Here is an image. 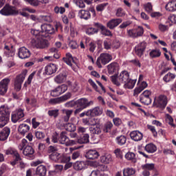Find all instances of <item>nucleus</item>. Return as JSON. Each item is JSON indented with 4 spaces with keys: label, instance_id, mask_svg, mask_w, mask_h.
<instances>
[{
    "label": "nucleus",
    "instance_id": "obj_6",
    "mask_svg": "<svg viewBox=\"0 0 176 176\" xmlns=\"http://www.w3.org/2000/svg\"><path fill=\"white\" fill-rule=\"evenodd\" d=\"M28 71L27 69L23 70L21 74L17 76L15 78L14 81V89L16 91H20L21 90V85H23V82L25 79V76H27Z\"/></svg>",
    "mask_w": 176,
    "mask_h": 176
},
{
    "label": "nucleus",
    "instance_id": "obj_4",
    "mask_svg": "<svg viewBox=\"0 0 176 176\" xmlns=\"http://www.w3.org/2000/svg\"><path fill=\"white\" fill-rule=\"evenodd\" d=\"M32 46L36 49H46L49 47V41L42 37H35L31 41Z\"/></svg>",
    "mask_w": 176,
    "mask_h": 176
},
{
    "label": "nucleus",
    "instance_id": "obj_55",
    "mask_svg": "<svg viewBox=\"0 0 176 176\" xmlns=\"http://www.w3.org/2000/svg\"><path fill=\"white\" fill-rule=\"evenodd\" d=\"M76 105H77L76 100H71L65 104L66 108H74Z\"/></svg>",
    "mask_w": 176,
    "mask_h": 176
},
{
    "label": "nucleus",
    "instance_id": "obj_54",
    "mask_svg": "<svg viewBox=\"0 0 176 176\" xmlns=\"http://www.w3.org/2000/svg\"><path fill=\"white\" fill-rule=\"evenodd\" d=\"M136 31V35L138 36H142L144 35V28L141 26H138L137 28L135 29Z\"/></svg>",
    "mask_w": 176,
    "mask_h": 176
},
{
    "label": "nucleus",
    "instance_id": "obj_24",
    "mask_svg": "<svg viewBox=\"0 0 176 176\" xmlns=\"http://www.w3.org/2000/svg\"><path fill=\"white\" fill-rule=\"evenodd\" d=\"M102 108L100 107H96L91 109H89V115L91 117L94 116H100V115H102Z\"/></svg>",
    "mask_w": 176,
    "mask_h": 176
},
{
    "label": "nucleus",
    "instance_id": "obj_61",
    "mask_svg": "<svg viewBox=\"0 0 176 176\" xmlns=\"http://www.w3.org/2000/svg\"><path fill=\"white\" fill-rule=\"evenodd\" d=\"M126 15V12H124V10L122 8L117 9L116 16L117 17H123V16Z\"/></svg>",
    "mask_w": 176,
    "mask_h": 176
},
{
    "label": "nucleus",
    "instance_id": "obj_29",
    "mask_svg": "<svg viewBox=\"0 0 176 176\" xmlns=\"http://www.w3.org/2000/svg\"><path fill=\"white\" fill-rule=\"evenodd\" d=\"M78 16L80 19H84V20H89L91 15L89 11H86L85 10H81L78 12Z\"/></svg>",
    "mask_w": 176,
    "mask_h": 176
},
{
    "label": "nucleus",
    "instance_id": "obj_10",
    "mask_svg": "<svg viewBox=\"0 0 176 176\" xmlns=\"http://www.w3.org/2000/svg\"><path fill=\"white\" fill-rule=\"evenodd\" d=\"M59 142L60 144L66 145V146H72V145H76V141L70 140L68 137H67V133L64 131L60 133Z\"/></svg>",
    "mask_w": 176,
    "mask_h": 176
},
{
    "label": "nucleus",
    "instance_id": "obj_3",
    "mask_svg": "<svg viewBox=\"0 0 176 176\" xmlns=\"http://www.w3.org/2000/svg\"><path fill=\"white\" fill-rule=\"evenodd\" d=\"M19 151H23L24 156H27L30 159H34V153L35 151L32 146L28 145V141L26 139H23L21 144L19 145Z\"/></svg>",
    "mask_w": 176,
    "mask_h": 176
},
{
    "label": "nucleus",
    "instance_id": "obj_18",
    "mask_svg": "<svg viewBox=\"0 0 176 176\" xmlns=\"http://www.w3.org/2000/svg\"><path fill=\"white\" fill-rule=\"evenodd\" d=\"M41 32L45 34H54L56 29L50 24H43L41 25Z\"/></svg>",
    "mask_w": 176,
    "mask_h": 176
},
{
    "label": "nucleus",
    "instance_id": "obj_34",
    "mask_svg": "<svg viewBox=\"0 0 176 176\" xmlns=\"http://www.w3.org/2000/svg\"><path fill=\"white\" fill-rule=\"evenodd\" d=\"M125 159L132 162V163H137V157H135V153L132 152H128L125 154Z\"/></svg>",
    "mask_w": 176,
    "mask_h": 176
},
{
    "label": "nucleus",
    "instance_id": "obj_17",
    "mask_svg": "<svg viewBox=\"0 0 176 176\" xmlns=\"http://www.w3.org/2000/svg\"><path fill=\"white\" fill-rule=\"evenodd\" d=\"M57 72V65L54 63H50L45 67V75H53Z\"/></svg>",
    "mask_w": 176,
    "mask_h": 176
},
{
    "label": "nucleus",
    "instance_id": "obj_12",
    "mask_svg": "<svg viewBox=\"0 0 176 176\" xmlns=\"http://www.w3.org/2000/svg\"><path fill=\"white\" fill-rule=\"evenodd\" d=\"M18 57L24 60L25 58H30L31 57V51L27 49L25 47H22L19 49Z\"/></svg>",
    "mask_w": 176,
    "mask_h": 176
},
{
    "label": "nucleus",
    "instance_id": "obj_57",
    "mask_svg": "<svg viewBox=\"0 0 176 176\" xmlns=\"http://www.w3.org/2000/svg\"><path fill=\"white\" fill-rule=\"evenodd\" d=\"M48 115L49 116H53V118H57L58 116V109L49 110Z\"/></svg>",
    "mask_w": 176,
    "mask_h": 176
},
{
    "label": "nucleus",
    "instance_id": "obj_43",
    "mask_svg": "<svg viewBox=\"0 0 176 176\" xmlns=\"http://www.w3.org/2000/svg\"><path fill=\"white\" fill-rule=\"evenodd\" d=\"M135 174V169L133 168H127L124 169L123 170V175L124 176H130V175H134Z\"/></svg>",
    "mask_w": 176,
    "mask_h": 176
},
{
    "label": "nucleus",
    "instance_id": "obj_51",
    "mask_svg": "<svg viewBox=\"0 0 176 176\" xmlns=\"http://www.w3.org/2000/svg\"><path fill=\"white\" fill-rule=\"evenodd\" d=\"M104 49L106 50H110L111 47H112V43L110 40H105L103 42Z\"/></svg>",
    "mask_w": 176,
    "mask_h": 176
},
{
    "label": "nucleus",
    "instance_id": "obj_64",
    "mask_svg": "<svg viewBox=\"0 0 176 176\" xmlns=\"http://www.w3.org/2000/svg\"><path fill=\"white\" fill-rule=\"evenodd\" d=\"M58 153H53L50 155V159H51V160H53L54 162H57V160H58Z\"/></svg>",
    "mask_w": 176,
    "mask_h": 176
},
{
    "label": "nucleus",
    "instance_id": "obj_33",
    "mask_svg": "<svg viewBox=\"0 0 176 176\" xmlns=\"http://www.w3.org/2000/svg\"><path fill=\"white\" fill-rule=\"evenodd\" d=\"M63 112L64 115L63 116V122H68V120H69V118H71V115H72V113L74 112V110L64 109Z\"/></svg>",
    "mask_w": 176,
    "mask_h": 176
},
{
    "label": "nucleus",
    "instance_id": "obj_44",
    "mask_svg": "<svg viewBox=\"0 0 176 176\" xmlns=\"http://www.w3.org/2000/svg\"><path fill=\"white\" fill-rule=\"evenodd\" d=\"M175 74L169 72L164 76L163 80L166 82H171V80L175 79Z\"/></svg>",
    "mask_w": 176,
    "mask_h": 176
},
{
    "label": "nucleus",
    "instance_id": "obj_9",
    "mask_svg": "<svg viewBox=\"0 0 176 176\" xmlns=\"http://www.w3.org/2000/svg\"><path fill=\"white\" fill-rule=\"evenodd\" d=\"M0 14L3 16H12L13 14H19V11L14 7L6 5L1 10Z\"/></svg>",
    "mask_w": 176,
    "mask_h": 176
},
{
    "label": "nucleus",
    "instance_id": "obj_32",
    "mask_svg": "<svg viewBox=\"0 0 176 176\" xmlns=\"http://www.w3.org/2000/svg\"><path fill=\"white\" fill-rule=\"evenodd\" d=\"M166 9L168 12H175V10H176V1H169L166 5Z\"/></svg>",
    "mask_w": 176,
    "mask_h": 176
},
{
    "label": "nucleus",
    "instance_id": "obj_63",
    "mask_svg": "<svg viewBox=\"0 0 176 176\" xmlns=\"http://www.w3.org/2000/svg\"><path fill=\"white\" fill-rule=\"evenodd\" d=\"M74 2L78 8H83L85 6L82 0H74Z\"/></svg>",
    "mask_w": 176,
    "mask_h": 176
},
{
    "label": "nucleus",
    "instance_id": "obj_58",
    "mask_svg": "<svg viewBox=\"0 0 176 176\" xmlns=\"http://www.w3.org/2000/svg\"><path fill=\"white\" fill-rule=\"evenodd\" d=\"M147 129L150 130V131H151L154 137H157V131H156V129L155 128V126L152 125H147Z\"/></svg>",
    "mask_w": 176,
    "mask_h": 176
},
{
    "label": "nucleus",
    "instance_id": "obj_2",
    "mask_svg": "<svg viewBox=\"0 0 176 176\" xmlns=\"http://www.w3.org/2000/svg\"><path fill=\"white\" fill-rule=\"evenodd\" d=\"M0 129L5 127L10 120V109L7 105L0 107Z\"/></svg>",
    "mask_w": 176,
    "mask_h": 176
},
{
    "label": "nucleus",
    "instance_id": "obj_22",
    "mask_svg": "<svg viewBox=\"0 0 176 176\" xmlns=\"http://www.w3.org/2000/svg\"><path fill=\"white\" fill-rule=\"evenodd\" d=\"M10 135V129L5 127L0 131V141H6Z\"/></svg>",
    "mask_w": 176,
    "mask_h": 176
},
{
    "label": "nucleus",
    "instance_id": "obj_25",
    "mask_svg": "<svg viewBox=\"0 0 176 176\" xmlns=\"http://www.w3.org/2000/svg\"><path fill=\"white\" fill-rule=\"evenodd\" d=\"M30 126L27 124H21L19 126L18 131L21 135H25L28 131H30Z\"/></svg>",
    "mask_w": 176,
    "mask_h": 176
},
{
    "label": "nucleus",
    "instance_id": "obj_53",
    "mask_svg": "<svg viewBox=\"0 0 176 176\" xmlns=\"http://www.w3.org/2000/svg\"><path fill=\"white\" fill-rule=\"evenodd\" d=\"M166 120L168 122V124L172 126V127H175V124L173 123L174 122V119L169 114H166Z\"/></svg>",
    "mask_w": 176,
    "mask_h": 176
},
{
    "label": "nucleus",
    "instance_id": "obj_46",
    "mask_svg": "<svg viewBox=\"0 0 176 176\" xmlns=\"http://www.w3.org/2000/svg\"><path fill=\"white\" fill-rule=\"evenodd\" d=\"M65 129L67 130V131L72 132L76 130V126H75V124L72 123H67L65 125Z\"/></svg>",
    "mask_w": 176,
    "mask_h": 176
},
{
    "label": "nucleus",
    "instance_id": "obj_15",
    "mask_svg": "<svg viewBox=\"0 0 176 176\" xmlns=\"http://www.w3.org/2000/svg\"><path fill=\"white\" fill-rule=\"evenodd\" d=\"M76 104H77V107H80L81 108H83L84 109H86V108H88V107H90V105H93L94 102L91 100L89 102L87 99L82 98L77 100Z\"/></svg>",
    "mask_w": 176,
    "mask_h": 176
},
{
    "label": "nucleus",
    "instance_id": "obj_62",
    "mask_svg": "<svg viewBox=\"0 0 176 176\" xmlns=\"http://www.w3.org/2000/svg\"><path fill=\"white\" fill-rule=\"evenodd\" d=\"M40 18L43 20V21H47L50 23V21H52V15L51 14H47V15H43L41 16Z\"/></svg>",
    "mask_w": 176,
    "mask_h": 176
},
{
    "label": "nucleus",
    "instance_id": "obj_41",
    "mask_svg": "<svg viewBox=\"0 0 176 176\" xmlns=\"http://www.w3.org/2000/svg\"><path fill=\"white\" fill-rule=\"evenodd\" d=\"M112 127H113V124L109 121L107 122L103 126L104 133H109L112 130Z\"/></svg>",
    "mask_w": 176,
    "mask_h": 176
},
{
    "label": "nucleus",
    "instance_id": "obj_14",
    "mask_svg": "<svg viewBox=\"0 0 176 176\" xmlns=\"http://www.w3.org/2000/svg\"><path fill=\"white\" fill-rule=\"evenodd\" d=\"M145 49H146V42H142L139 43L135 47V52L138 57H142L144 55V52H145Z\"/></svg>",
    "mask_w": 176,
    "mask_h": 176
},
{
    "label": "nucleus",
    "instance_id": "obj_40",
    "mask_svg": "<svg viewBox=\"0 0 176 176\" xmlns=\"http://www.w3.org/2000/svg\"><path fill=\"white\" fill-rule=\"evenodd\" d=\"M6 155H14L16 160H19V159H20V154H19V153L16 150H13L12 148L7 149L6 151Z\"/></svg>",
    "mask_w": 176,
    "mask_h": 176
},
{
    "label": "nucleus",
    "instance_id": "obj_23",
    "mask_svg": "<svg viewBox=\"0 0 176 176\" xmlns=\"http://www.w3.org/2000/svg\"><path fill=\"white\" fill-rule=\"evenodd\" d=\"M54 80L57 83V85H61V83H64V82L67 80V74H65V72L60 73V74L55 76Z\"/></svg>",
    "mask_w": 176,
    "mask_h": 176
},
{
    "label": "nucleus",
    "instance_id": "obj_49",
    "mask_svg": "<svg viewBox=\"0 0 176 176\" xmlns=\"http://www.w3.org/2000/svg\"><path fill=\"white\" fill-rule=\"evenodd\" d=\"M71 97H72V94H71L70 92H67L65 95L59 97V98L60 100V102H65V101L69 100V98H71Z\"/></svg>",
    "mask_w": 176,
    "mask_h": 176
},
{
    "label": "nucleus",
    "instance_id": "obj_50",
    "mask_svg": "<svg viewBox=\"0 0 176 176\" xmlns=\"http://www.w3.org/2000/svg\"><path fill=\"white\" fill-rule=\"evenodd\" d=\"M49 104L51 105H57V104H61V100L59 98H52L49 100Z\"/></svg>",
    "mask_w": 176,
    "mask_h": 176
},
{
    "label": "nucleus",
    "instance_id": "obj_8",
    "mask_svg": "<svg viewBox=\"0 0 176 176\" xmlns=\"http://www.w3.org/2000/svg\"><path fill=\"white\" fill-rule=\"evenodd\" d=\"M67 90H68V86L65 84H63L52 89L51 91V96L52 97H58V96L64 94Z\"/></svg>",
    "mask_w": 176,
    "mask_h": 176
},
{
    "label": "nucleus",
    "instance_id": "obj_39",
    "mask_svg": "<svg viewBox=\"0 0 176 176\" xmlns=\"http://www.w3.org/2000/svg\"><path fill=\"white\" fill-rule=\"evenodd\" d=\"M89 131L91 134H101V128L100 124H96V126L89 128Z\"/></svg>",
    "mask_w": 176,
    "mask_h": 176
},
{
    "label": "nucleus",
    "instance_id": "obj_28",
    "mask_svg": "<svg viewBox=\"0 0 176 176\" xmlns=\"http://www.w3.org/2000/svg\"><path fill=\"white\" fill-rule=\"evenodd\" d=\"M96 25H98L99 28L101 30V34L104 35L105 36H112V33L111 30L107 29V28L102 25H100L99 23H96Z\"/></svg>",
    "mask_w": 176,
    "mask_h": 176
},
{
    "label": "nucleus",
    "instance_id": "obj_1",
    "mask_svg": "<svg viewBox=\"0 0 176 176\" xmlns=\"http://www.w3.org/2000/svg\"><path fill=\"white\" fill-rule=\"evenodd\" d=\"M111 82L116 86H120L122 83H124V89H134L137 80H133L130 78V74L127 71H122L119 76H112L111 77Z\"/></svg>",
    "mask_w": 176,
    "mask_h": 176
},
{
    "label": "nucleus",
    "instance_id": "obj_60",
    "mask_svg": "<svg viewBox=\"0 0 176 176\" xmlns=\"http://www.w3.org/2000/svg\"><path fill=\"white\" fill-rule=\"evenodd\" d=\"M128 35L131 36V38H138L137 36V32L135 31V29H132L128 30Z\"/></svg>",
    "mask_w": 176,
    "mask_h": 176
},
{
    "label": "nucleus",
    "instance_id": "obj_47",
    "mask_svg": "<svg viewBox=\"0 0 176 176\" xmlns=\"http://www.w3.org/2000/svg\"><path fill=\"white\" fill-rule=\"evenodd\" d=\"M25 104L27 105H30V107H35L36 105V100L35 98H26Z\"/></svg>",
    "mask_w": 176,
    "mask_h": 176
},
{
    "label": "nucleus",
    "instance_id": "obj_37",
    "mask_svg": "<svg viewBox=\"0 0 176 176\" xmlns=\"http://www.w3.org/2000/svg\"><path fill=\"white\" fill-rule=\"evenodd\" d=\"M119 65L117 63H111L108 66V71L110 74H113V72H116L118 71V68Z\"/></svg>",
    "mask_w": 176,
    "mask_h": 176
},
{
    "label": "nucleus",
    "instance_id": "obj_36",
    "mask_svg": "<svg viewBox=\"0 0 176 176\" xmlns=\"http://www.w3.org/2000/svg\"><path fill=\"white\" fill-rule=\"evenodd\" d=\"M100 162L104 164H109L112 162V155L110 154H105L100 157Z\"/></svg>",
    "mask_w": 176,
    "mask_h": 176
},
{
    "label": "nucleus",
    "instance_id": "obj_20",
    "mask_svg": "<svg viewBox=\"0 0 176 176\" xmlns=\"http://www.w3.org/2000/svg\"><path fill=\"white\" fill-rule=\"evenodd\" d=\"M85 157L90 160H94V159H98L100 157V153L97 150H89L86 153Z\"/></svg>",
    "mask_w": 176,
    "mask_h": 176
},
{
    "label": "nucleus",
    "instance_id": "obj_21",
    "mask_svg": "<svg viewBox=\"0 0 176 176\" xmlns=\"http://www.w3.org/2000/svg\"><path fill=\"white\" fill-rule=\"evenodd\" d=\"M122 21V19H111L107 23V27L109 28V30H113V28H116Z\"/></svg>",
    "mask_w": 176,
    "mask_h": 176
},
{
    "label": "nucleus",
    "instance_id": "obj_13",
    "mask_svg": "<svg viewBox=\"0 0 176 176\" xmlns=\"http://www.w3.org/2000/svg\"><path fill=\"white\" fill-rule=\"evenodd\" d=\"M14 54H16V50L13 48V46L5 45L3 48L4 57H7L8 58L14 57Z\"/></svg>",
    "mask_w": 176,
    "mask_h": 176
},
{
    "label": "nucleus",
    "instance_id": "obj_26",
    "mask_svg": "<svg viewBox=\"0 0 176 176\" xmlns=\"http://www.w3.org/2000/svg\"><path fill=\"white\" fill-rule=\"evenodd\" d=\"M46 173H47V169L46 168V166L44 165H40L36 169V175L45 176L46 175Z\"/></svg>",
    "mask_w": 176,
    "mask_h": 176
},
{
    "label": "nucleus",
    "instance_id": "obj_19",
    "mask_svg": "<svg viewBox=\"0 0 176 176\" xmlns=\"http://www.w3.org/2000/svg\"><path fill=\"white\" fill-rule=\"evenodd\" d=\"M131 139L133 141L138 142V141H141L142 140L144 135L140 131H133L130 133Z\"/></svg>",
    "mask_w": 176,
    "mask_h": 176
},
{
    "label": "nucleus",
    "instance_id": "obj_7",
    "mask_svg": "<svg viewBox=\"0 0 176 176\" xmlns=\"http://www.w3.org/2000/svg\"><path fill=\"white\" fill-rule=\"evenodd\" d=\"M23 117L24 109H16L11 113V120L12 123H17V122H20Z\"/></svg>",
    "mask_w": 176,
    "mask_h": 176
},
{
    "label": "nucleus",
    "instance_id": "obj_56",
    "mask_svg": "<svg viewBox=\"0 0 176 176\" xmlns=\"http://www.w3.org/2000/svg\"><path fill=\"white\" fill-rule=\"evenodd\" d=\"M35 137L37 138V140H42L45 138V133L39 131H36L35 132Z\"/></svg>",
    "mask_w": 176,
    "mask_h": 176
},
{
    "label": "nucleus",
    "instance_id": "obj_30",
    "mask_svg": "<svg viewBox=\"0 0 176 176\" xmlns=\"http://www.w3.org/2000/svg\"><path fill=\"white\" fill-rule=\"evenodd\" d=\"M74 170H83V168H86V162L83 161H77L74 164Z\"/></svg>",
    "mask_w": 176,
    "mask_h": 176
},
{
    "label": "nucleus",
    "instance_id": "obj_16",
    "mask_svg": "<svg viewBox=\"0 0 176 176\" xmlns=\"http://www.w3.org/2000/svg\"><path fill=\"white\" fill-rule=\"evenodd\" d=\"M10 83L9 78H4L0 82V96H3L8 91V85Z\"/></svg>",
    "mask_w": 176,
    "mask_h": 176
},
{
    "label": "nucleus",
    "instance_id": "obj_45",
    "mask_svg": "<svg viewBox=\"0 0 176 176\" xmlns=\"http://www.w3.org/2000/svg\"><path fill=\"white\" fill-rule=\"evenodd\" d=\"M85 32L87 35H94V34H97L98 32V30L92 27H88L87 28Z\"/></svg>",
    "mask_w": 176,
    "mask_h": 176
},
{
    "label": "nucleus",
    "instance_id": "obj_59",
    "mask_svg": "<svg viewBox=\"0 0 176 176\" xmlns=\"http://www.w3.org/2000/svg\"><path fill=\"white\" fill-rule=\"evenodd\" d=\"M31 34L36 36V38H41V34H42V32H40L39 30L32 29L31 30Z\"/></svg>",
    "mask_w": 176,
    "mask_h": 176
},
{
    "label": "nucleus",
    "instance_id": "obj_11",
    "mask_svg": "<svg viewBox=\"0 0 176 176\" xmlns=\"http://www.w3.org/2000/svg\"><path fill=\"white\" fill-rule=\"evenodd\" d=\"M153 105H156L159 108H166V105H167V96L160 95L157 100L155 99Z\"/></svg>",
    "mask_w": 176,
    "mask_h": 176
},
{
    "label": "nucleus",
    "instance_id": "obj_48",
    "mask_svg": "<svg viewBox=\"0 0 176 176\" xmlns=\"http://www.w3.org/2000/svg\"><path fill=\"white\" fill-rule=\"evenodd\" d=\"M162 55V52H160V50H153L150 52V56L152 57V58H156V57H160Z\"/></svg>",
    "mask_w": 176,
    "mask_h": 176
},
{
    "label": "nucleus",
    "instance_id": "obj_52",
    "mask_svg": "<svg viewBox=\"0 0 176 176\" xmlns=\"http://www.w3.org/2000/svg\"><path fill=\"white\" fill-rule=\"evenodd\" d=\"M142 168L143 170H147L148 171H151L155 168V164H146L143 166H142Z\"/></svg>",
    "mask_w": 176,
    "mask_h": 176
},
{
    "label": "nucleus",
    "instance_id": "obj_38",
    "mask_svg": "<svg viewBox=\"0 0 176 176\" xmlns=\"http://www.w3.org/2000/svg\"><path fill=\"white\" fill-rule=\"evenodd\" d=\"M89 138H90V135L86 133L83 135L82 138H78L76 142V144H87L89 142Z\"/></svg>",
    "mask_w": 176,
    "mask_h": 176
},
{
    "label": "nucleus",
    "instance_id": "obj_42",
    "mask_svg": "<svg viewBox=\"0 0 176 176\" xmlns=\"http://www.w3.org/2000/svg\"><path fill=\"white\" fill-rule=\"evenodd\" d=\"M140 101L144 105H150L152 103V99L151 98H146L144 96H140Z\"/></svg>",
    "mask_w": 176,
    "mask_h": 176
},
{
    "label": "nucleus",
    "instance_id": "obj_35",
    "mask_svg": "<svg viewBox=\"0 0 176 176\" xmlns=\"http://www.w3.org/2000/svg\"><path fill=\"white\" fill-rule=\"evenodd\" d=\"M126 141H127V138L124 135H120L116 138V144H118V145H120V146L124 145Z\"/></svg>",
    "mask_w": 176,
    "mask_h": 176
},
{
    "label": "nucleus",
    "instance_id": "obj_31",
    "mask_svg": "<svg viewBox=\"0 0 176 176\" xmlns=\"http://www.w3.org/2000/svg\"><path fill=\"white\" fill-rule=\"evenodd\" d=\"M63 61L66 63L69 67H72V63H74V57L71 53H67L66 56L63 58Z\"/></svg>",
    "mask_w": 176,
    "mask_h": 176
},
{
    "label": "nucleus",
    "instance_id": "obj_5",
    "mask_svg": "<svg viewBox=\"0 0 176 176\" xmlns=\"http://www.w3.org/2000/svg\"><path fill=\"white\" fill-rule=\"evenodd\" d=\"M111 61H112V55L108 53H102L97 58L96 65L99 68H102V65H107Z\"/></svg>",
    "mask_w": 176,
    "mask_h": 176
},
{
    "label": "nucleus",
    "instance_id": "obj_27",
    "mask_svg": "<svg viewBox=\"0 0 176 176\" xmlns=\"http://www.w3.org/2000/svg\"><path fill=\"white\" fill-rule=\"evenodd\" d=\"M144 149L147 153H155L157 151V147L153 143L146 144Z\"/></svg>",
    "mask_w": 176,
    "mask_h": 176
}]
</instances>
